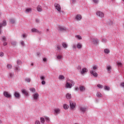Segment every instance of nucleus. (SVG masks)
I'll return each instance as SVG.
<instances>
[{
  "label": "nucleus",
  "mask_w": 124,
  "mask_h": 124,
  "mask_svg": "<svg viewBox=\"0 0 124 124\" xmlns=\"http://www.w3.org/2000/svg\"><path fill=\"white\" fill-rule=\"evenodd\" d=\"M74 81L72 80H68L66 81L65 87L67 89H71L74 86Z\"/></svg>",
  "instance_id": "obj_1"
},
{
  "label": "nucleus",
  "mask_w": 124,
  "mask_h": 124,
  "mask_svg": "<svg viewBox=\"0 0 124 124\" xmlns=\"http://www.w3.org/2000/svg\"><path fill=\"white\" fill-rule=\"evenodd\" d=\"M96 15L98 17H100V18H102L104 17V13L100 11H97Z\"/></svg>",
  "instance_id": "obj_2"
},
{
  "label": "nucleus",
  "mask_w": 124,
  "mask_h": 124,
  "mask_svg": "<svg viewBox=\"0 0 124 124\" xmlns=\"http://www.w3.org/2000/svg\"><path fill=\"white\" fill-rule=\"evenodd\" d=\"M53 111L55 116H57V115L61 113V109H60L59 108H54Z\"/></svg>",
  "instance_id": "obj_3"
},
{
  "label": "nucleus",
  "mask_w": 124,
  "mask_h": 124,
  "mask_svg": "<svg viewBox=\"0 0 124 124\" xmlns=\"http://www.w3.org/2000/svg\"><path fill=\"white\" fill-rule=\"evenodd\" d=\"M3 95L4 96H5V97H6L7 98H10V97H11L12 96L11 94H10V93L6 91H4L3 92Z\"/></svg>",
  "instance_id": "obj_4"
},
{
  "label": "nucleus",
  "mask_w": 124,
  "mask_h": 124,
  "mask_svg": "<svg viewBox=\"0 0 124 124\" xmlns=\"http://www.w3.org/2000/svg\"><path fill=\"white\" fill-rule=\"evenodd\" d=\"M69 102H70V109L73 110V109H74L75 108L76 104L75 102H72L71 101H70Z\"/></svg>",
  "instance_id": "obj_5"
},
{
  "label": "nucleus",
  "mask_w": 124,
  "mask_h": 124,
  "mask_svg": "<svg viewBox=\"0 0 124 124\" xmlns=\"http://www.w3.org/2000/svg\"><path fill=\"white\" fill-rule=\"evenodd\" d=\"M32 96L33 97L34 100H37V99H38V97H39V94H38L37 93H34Z\"/></svg>",
  "instance_id": "obj_6"
},
{
  "label": "nucleus",
  "mask_w": 124,
  "mask_h": 124,
  "mask_svg": "<svg viewBox=\"0 0 124 124\" xmlns=\"http://www.w3.org/2000/svg\"><path fill=\"white\" fill-rule=\"evenodd\" d=\"M54 6H55L56 9H57V10H58V11H59V12H60V13H61V6L60 5V4H59L58 3H55Z\"/></svg>",
  "instance_id": "obj_7"
},
{
  "label": "nucleus",
  "mask_w": 124,
  "mask_h": 124,
  "mask_svg": "<svg viewBox=\"0 0 124 124\" xmlns=\"http://www.w3.org/2000/svg\"><path fill=\"white\" fill-rule=\"evenodd\" d=\"M6 25V21L4 20L3 23H0V34H1V28H2V26L5 27Z\"/></svg>",
  "instance_id": "obj_8"
},
{
  "label": "nucleus",
  "mask_w": 124,
  "mask_h": 124,
  "mask_svg": "<svg viewBox=\"0 0 124 124\" xmlns=\"http://www.w3.org/2000/svg\"><path fill=\"white\" fill-rule=\"evenodd\" d=\"M58 31H66V28L61 26H59L58 27Z\"/></svg>",
  "instance_id": "obj_9"
},
{
  "label": "nucleus",
  "mask_w": 124,
  "mask_h": 124,
  "mask_svg": "<svg viewBox=\"0 0 124 124\" xmlns=\"http://www.w3.org/2000/svg\"><path fill=\"white\" fill-rule=\"evenodd\" d=\"M80 110L83 113H85V112H86V111H87L88 110V108H87L86 107H81L80 108Z\"/></svg>",
  "instance_id": "obj_10"
},
{
  "label": "nucleus",
  "mask_w": 124,
  "mask_h": 124,
  "mask_svg": "<svg viewBox=\"0 0 124 124\" xmlns=\"http://www.w3.org/2000/svg\"><path fill=\"white\" fill-rule=\"evenodd\" d=\"M81 74H84V73H86V72H88V69L86 68H82V70L80 71Z\"/></svg>",
  "instance_id": "obj_11"
},
{
  "label": "nucleus",
  "mask_w": 124,
  "mask_h": 124,
  "mask_svg": "<svg viewBox=\"0 0 124 124\" xmlns=\"http://www.w3.org/2000/svg\"><path fill=\"white\" fill-rule=\"evenodd\" d=\"M21 92L25 95H29V93H28V91H27V90H26V89H25L21 90Z\"/></svg>",
  "instance_id": "obj_12"
},
{
  "label": "nucleus",
  "mask_w": 124,
  "mask_h": 124,
  "mask_svg": "<svg viewBox=\"0 0 124 124\" xmlns=\"http://www.w3.org/2000/svg\"><path fill=\"white\" fill-rule=\"evenodd\" d=\"M90 73H91V74H92L93 75V76H94V77H97V73H96V72L93 71V70L92 71H90Z\"/></svg>",
  "instance_id": "obj_13"
},
{
  "label": "nucleus",
  "mask_w": 124,
  "mask_h": 124,
  "mask_svg": "<svg viewBox=\"0 0 124 124\" xmlns=\"http://www.w3.org/2000/svg\"><path fill=\"white\" fill-rule=\"evenodd\" d=\"M93 44H98V43L99 42V40H98V39L95 38V39H93Z\"/></svg>",
  "instance_id": "obj_14"
},
{
  "label": "nucleus",
  "mask_w": 124,
  "mask_h": 124,
  "mask_svg": "<svg viewBox=\"0 0 124 124\" xmlns=\"http://www.w3.org/2000/svg\"><path fill=\"white\" fill-rule=\"evenodd\" d=\"M14 95H15V97H16V98H19V97H20V94L17 92H15Z\"/></svg>",
  "instance_id": "obj_15"
},
{
  "label": "nucleus",
  "mask_w": 124,
  "mask_h": 124,
  "mask_svg": "<svg viewBox=\"0 0 124 124\" xmlns=\"http://www.w3.org/2000/svg\"><path fill=\"white\" fill-rule=\"evenodd\" d=\"M37 10L38 12H41V11H42V8L41 7V6L38 5L37 7Z\"/></svg>",
  "instance_id": "obj_16"
},
{
  "label": "nucleus",
  "mask_w": 124,
  "mask_h": 124,
  "mask_svg": "<svg viewBox=\"0 0 124 124\" xmlns=\"http://www.w3.org/2000/svg\"><path fill=\"white\" fill-rule=\"evenodd\" d=\"M66 98H67V99H70L71 98V94L68 93L66 94Z\"/></svg>",
  "instance_id": "obj_17"
},
{
  "label": "nucleus",
  "mask_w": 124,
  "mask_h": 124,
  "mask_svg": "<svg viewBox=\"0 0 124 124\" xmlns=\"http://www.w3.org/2000/svg\"><path fill=\"white\" fill-rule=\"evenodd\" d=\"M76 20H80V19H82V16L80 15H78L76 16Z\"/></svg>",
  "instance_id": "obj_18"
},
{
  "label": "nucleus",
  "mask_w": 124,
  "mask_h": 124,
  "mask_svg": "<svg viewBox=\"0 0 124 124\" xmlns=\"http://www.w3.org/2000/svg\"><path fill=\"white\" fill-rule=\"evenodd\" d=\"M107 71L109 72V73H110V72H111V69H112V68L111 67V66H110V65H108V66H107Z\"/></svg>",
  "instance_id": "obj_19"
},
{
  "label": "nucleus",
  "mask_w": 124,
  "mask_h": 124,
  "mask_svg": "<svg viewBox=\"0 0 124 124\" xmlns=\"http://www.w3.org/2000/svg\"><path fill=\"white\" fill-rule=\"evenodd\" d=\"M82 44L78 43L77 45V48H78V49H81L82 48Z\"/></svg>",
  "instance_id": "obj_20"
},
{
  "label": "nucleus",
  "mask_w": 124,
  "mask_h": 124,
  "mask_svg": "<svg viewBox=\"0 0 124 124\" xmlns=\"http://www.w3.org/2000/svg\"><path fill=\"white\" fill-rule=\"evenodd\" d=\"M31 31H32V32H39V31H38V30H37L35 28L32 29H31Z\"/></svg>",
  "instance_id": "obj_21"
},
{
  "label": "nucleus",
  "mask_w": 124,
  "mask_h": 124,
  "mask_svg": "<svg viewBox=\"0 0 124 124\" xmlns=\"http://www.w3.org/2000/svg\"><path fill=\"white\" fill-rule=\"evenodd\" d=\"M25 12L26 13H30V12H31V8L26 9Z\"/></svg>",
  "instance_id": "obj_22"
},
{
  "label": "nucleus",
  "mask_w": 124,
  "mask_h": 124,
  "mask_svg": "<svg viewBox=\"0 0 124 124\" xmlns=\"http://www.w3.org/2000/svg\"><path fill=\"white\" fill-rule=\"evenodd\" d=\"M104 53H105L106 54H109V53H110V50H109V49L106 48L104 49Z\"/></svg>",
  "instance_id": "obj_23"
},
{
  "label": "nucleus",
  "mask_w": 124,
  "mask_h": 124,
  "mask_svg": "<svg viewBox=\"0 0 124 124\" xmlns=\"http://www.w3.org/2000/svg\"><path fill=\"white\" fill-rule=\"evenodd\" d=\"M40 121H41V123H42V124H44V123H45V119L43 117L40 118Z\"/></svg>",
  "instance_id": "obj_24"
},
{
  "label": "nucleus",
  "mask_w": 124,
  "mask_h": 124,
  "mask_svg": "<svg viewBox=\"0 0 124 124\" xmlns=\"http://www.w3.org/2000/svg\"><path fill=\"white\" fill-rule=\"evenodd\" d=\"M79 90L80 92H83L85 91V87L84 86H79Z\"/></svg>",
  "instance_id": "obj_25"
},
{
  "label": "nucleus",
  "mask_w": 124,
  "mask_h": 124,
  "mask_svg": "<svg viewBox=\"0 0 124 124\" xmlns=\"http://www.w3.org/2000/svg\"><path fill=\"white\" fill-rule=\"evenodd\" d=\"M40 79L41 81H44L45 80V77L44 76H40Z\"/></svg>",
  "instance_id": "obj_26"
},
{
  "label": "nucleus",
  "mask_w": 124,
  "mask_h": 124,
  "mask_svg": "<svg viewBox=\"0 0 124 124\" xmlns=\"http://www.w3.org/2000/svg\"><path fill=\"white\" fill-rule=\"evenodd\" d=\"M1 38H2L1 40L2 41H3V42L6 41V37L5 36H1Z\"/></svg>",
  "instance_id": "obj_27"
},
{
  "label": "nucleus",
  "mask_w": 124,
  "mask_h": 124,
  "mask_svg": "<svg viewBox=\"0 0 124 124\" xmlns=\"http://www.w3.org/2000/svg\"><path fill=\"white\" fill-rule=\"evenodd\" d=\"M96 95H97V97H102V94H101V93H100L99 92L97 93Z\"/></svg>",
  "instance_id": "obj_28"
},
{
  "label": "nucleus",
  "mask_w": 124,
  "mask_h": 124,
  "mask_svg": "<svg viewBox=\"0 0 124 124\" xmlns=\"http://www.w3.org/2000/svg\"><path fill=\"white\" fill-rule=\"evenodd\" d=\"M104 90L106 91H110V87L108 86H105Z\"/></svg>",
  "instance_id": "obj_29"
},
{
  "label": "nucleus",
  "mask_w": 124,
  "mask_h": 124,
  "mask_svg": "<svg viewBox=\"0 0 124 124\" xmlns=\"http://www.w3.org/2000/svg\"><path fill=\"white\" fill-rule=\"evenodd\" d=\"M62 46L63 48H67V44H66L65 43H62Z\"/></svg>",
  "instance_id": "obj_30"
},
{
  "label": "nucleus",
  "mask_w": 124,
  "mask_h": 124,
  "mask_svg": "<svg viewBox=\"0 0 124 124\" xmlns=\"http://www.w3.org/2000/svg\"><path fill=\"white\" fill-rule=\"evenodd\" d=\"M7 67L8 69H11V68H12V65L10 64H8L7 65Z\"/></svg>",
  "instance_id": "obj_31"
},
{
  "label": "nucleus",
  "mask_w": 124,
  "mask_h": 124,
  "mask_svg": "<svg viewBox=\"0 0 124 124\" xmlns=\"http://www.w3.org/2000/svg\"><path fill=\"white\" fill-rule=\"evenodd\" d=\"M62 58V55H59L57 57V60H61Z\"/></svg>",
  "instance_id": "obj_32"
},
{
  "label": "nucleus",
  "mask_w": 124,
  "mask_h": 124,
  "mask_svg": "<svg viewBox=\"0 0 124 124\" xmlns=\"http://www.w3.org/2000/svg\"><path fill=\"white\" fill-rule=\"evenodd\" d=\"M97 87H98L99 89H102L103 88V85L98 84L97 85Z\"/></svg>",
  "instance_id": "obj_33"
},
{
  "label": "nucleus",
  "mask_w": 124,
  "mask_h": 124,
  "mask_svg": "<svg viewBox=\"0 0 124 124\" xmlns=\"http://www.w3.org/2000/svg\"><path fill=\"white\" fill-rule=\"evenodd\" d=\"M59 78L60 80H62L64 79V76L63 75H60Z\"/></svg>",
  "instance_id": "obj_34"
},
{
  "label": "nucleus",
  "mask_w": 124,
  "mask_h": 124,
  "mask_svg": "<svg viewBox=\"0 0 124 124\" xmlns=\"http://www.w3.org/2000/svg\"><path fill=\"white\" fill-rule=\"evenodd\" d=\"M46 121V123H49L50 122V118L48 117H46L45 118Z\"/></svg>",
  "instance_id": "obj_35"
},
{
  "label": "nucleus",
  "mask_w": 124,
  "mask_h": 124,
  "mask_svg": "<svg viewBox=\"0 0 124 124\" xmlns=\"http://www.w3.org/2000/svg\"><path fill=\"white\" fill-rule=\"evenodd\" d=\"M102 42H103V43H106V42H107V39H106V38H103L102 39Z\"/></svg>",
  "instance_id": "obj_36"
},
{
  "label": "nucleus",
  "mask_w": 124,
  "mask_h": 124,
  "mask_svg": "<svg viewBox=\"0 0 124 124\" xmlns=\"http://www.w3.org/2000/svg\"><path fill=\"white\" fill-rule=\"evenodd\" d=\"M68 108H69L68 105L66 104L63 105V108L64 109H65V110H66Z\"/></svg>",
  "instance_id": "obj_37"
},
{
  "label": "nucleus",
  "mask_w": 124,
  "mask_h": 124,
  "mask_svg": "<svg viewBox=\"0 0 124 124\" xmlns=\"http://www.w3.org/2000/svg\"><path fill=\"white\" fill-rule=\"evenodd\" d=\"M30 91L32 92V93H35V88H30Z\"/></svg>",
  "instance_id": "obj_38"
},
{
  "label": "nucleus",
  "mask_w": 124,
  "mask_h": 124,
  "mask_svg": "<svg viewBox=\"0 0 124 124\" xmlns=\"http://www.w3.org/2000/svg\"><path fill=\"white\" fill-rule=\"evenodd\" d=\"M25 81L26 82H28V83H30V82H31V78H27L25 79Z\"/></svg>",
  "instance_id": "obj_39"
},
{
  "label": "nucleus",
  "mask_w": 124,
  "mask_h": 124,
  "mask_svg": "<svg viewBox=\"0 0 124 124\" xmlns=\"http://www.w3.org/2000/svg\"><path fill=\"white\" fill-rule=\"evenodd\" d=\"M76 38H78V39H82V37L79 35H76Z\"/></svg>",
  "instance_id": "obj_40"
},
{
  "label": "nucleus",
  "mask_w": 124,
  "mask_h": 124,
  "mask_svg": "<svg viewBox=\"0 0 124 124\" xmlns=\"http://www.w3.org/2000/svg\"><path fill=\"white\" fill-rule=\"evenodd\" d=\"M10 22L11 23V24H14V23H15V20L14 19H10Z\"/></svg>",
  "instance_id": "obj_41"
},
{
  "label": "nucleus",
  "mask_w": 124,
  "mask_h": 124,
  "mask_svg": "<svg viewBox=\"0 0 124 124\" xmlns=\"http://www.w3.org/2000/svg\"><path fill=\"white\" fill-rule=\"evenodd\" d=\"M11 44L14 45V46H16V45L17 44V42H16V41H12L11 42Z\"/></svg>",
  "instance_id": "obj_42"
},
{
  "label": "nucleus",
  "mask_w": 124,
  "mask_h": 124,
  "mask_svg": "<svg viewBox=\"0 0 124 124\" xmlns=\"http://www.w3.org/2000/svg\"><path fill=\"white\" fill-rule=\"evenodd\" d=\"M77 68H78V70L80 71V72L82 70V67L81 66H78Z\"/></svg>",
  "instance_id": "obj_43"
},
{
  "label": "nucleus",
  "mask_w": 124,
  "mask_h": 124,
  "mask_svg": "<svg viewBox=\"0 0 124 124\" xmlns=\"http://www.w3.org/2000/svg\"><path fill=\"white\" fill-rule=\"evenodd\" d=\"M21 60H17L16 62V63L18 65H20V64H21Z\"/></svg>",
  "instance_id": "obj_44"
},
{
  "label": "nucleus",
  "mask_w": 124,
  "mask_h": 124,
  "mask_svg": "<svg viewBox=\"0 0 124 124\" xmlns=\"http://www.w3.org/2000/svg\"><path fill=\"white\" fill-rule=\"evenodd\" d=\"M35 124H41L40 121H39V120H36L35 122Z\"/></svg>",
  "instance_id": "obj_45"
},
{
  "label": "nucleus",
  "mask_w": 124,
  "mask_h": 124,
  "mask_svg": "<svg viewBox=\"0 0 124 124\" xmlns=\"http://www.w3.org/2000/svg\"><path fill=\"white\" fill-rule=\"evenodd\" d=\"M10 77L12 78L14 76V73H10L9 74Z\"/></svg>",
  "instance_id": "obj_46"
},
{
  "label": "nucleus",
  "mask_w": 124,
  "mask_h": 124,
  "mask_svg": "<svg viewBox=\"0 0 124 124\" xmlns=\"http://www.w3.org/2000/svg\"><path fill=\"white\" fill-rule=\"evenodd\" d=\"M62 48H61V46H60V45L57 46V50H61Z\"/></svg>",
  "instance_id": "obj_47"
},
{
  "label": "nucleus",
  "mask_w": 124,
  "mask_h": 124,
  "mask_svg": "<svg viewBox=\"0 0 124 124\" xmlns=\"http://www.w3.org/2000/svg\"><path fill=\"white\" fill-rule=\"evenodd\" d=\"M20 44H21V45H22V46H25V42H24L23 41H21Z\"/></svg>",
  "instance_id": "obj_48"
},
{
  "label": "nucleus",
  "mask_w": 124,
  "mask_h": 124,
  "mask_svg": "<svg viewBox=\"0 0 124 124\" xmlns=\"http://www.w3.org/2000/svg\"><path fill=\"white\" fill-rule=\"evenodd\" d=\"M122 64V62H117V65L118 66H121Z\"/></svg>",
  "instance_id": "obj_49"
},
{
  "label": "nucleus",
  "mask_w": 124,
  "mask_h": 124,
  "mask_svg": "<svg viewBox=\"0 0 124 124\" xmlns=\"http://www.w3.org/2000/svg\"><path fill=\"white\" fill-rule=\"evenodd\" d=\"M93 70H95L97 69V67L96 66H93Z\"/></svg>",
  "instance_id": "obj_50"
},
{
  "label": "nucleus",
  "mask_w": 124,
  "mask_h": 124,
  "mask_svg": "<svg viewBox=\"0 0 124 124\" xmlns=\"http://www.w3.org/2000/svg\"><path fill=\"white\" fill-rule=\"evenodd\" d=\"M94 3H98V0H93Z\"/></svg>",
  "instance_id": "obj_51"
},
{
  "label": "nucleus",
  "mask_w": 124,
  "mask_h": 124,
  "mask_svg": "<svg viewBox=\"0 0 124 124\" xmlns=\"http://www.w3.org/2000/svg\"><path fill=\"white\" fill-rule=\"evenodd\" d=\"M3 45L4 46H6V45H7V43H6V42H3Z\"/></svg>",
  "instance_id": "obj_52"
},
{
  "label": "nucleus",
  "mask_w": 124,
  "mask_h": 124,
  "mask_svg": "<svg viewBox=\"0 0 124 124\" xmlns=\"http://www.w3.org/2000/svg\"><path fill=\"white\" fill-rule=\"evenodd\" d=\"M45 84H46V82H45L44 80H42V85H45Z\"/></svg>",
  "instance_id": "obj_53"
},
{
  "label": "nucleus",
  "mask_w": 124,
  "mask_h": 124,
  "mask_svg": "<svg viewBox=\"0 0 124 124\" xmlns=\"http://www.w3.org/2000/svg\"><path fill=\"white\" fill-rule=\"evenodd\" d=\"M16 71H18V70H20V69L18 67H16L15 69Z\"/></svg>",
  "instance_id": "obj_54"
},
{
  "label": "nucleus",
  "mask_w": 124,
  "mask_h": 124,
  "mask_svg": "<svg viewBox=\"0 0 124 124\" xmlns=\"http://www.w3.org/2000/svg\"><path fill=\"white\" fill-rule=\"evenodd\" d=\"M3 52H0V57H3Z\"/></svg>",
  "instance_id": "obj_55"
},
{
  "label": "nucleus",
  "mask_w": 124,
  "mask_h": 124,
  "mask_svg": "<svg viewBox=\"0 0 124 124\" xmlns=\"http://www.w3.org/2000/svg\"><path fill=\"white\" fill-rule=\"evenodd\" d=\"M72 47H73V49H76V46H75V45H74L73 46H72Z\"/></svg>",
  "instance_id": "obj_56"
},
{
  "label": "nucleus",
  "mask_w": 124,
  "mask_h": 124,
  "mask_svg": "<svg viewBox=\"0 0 124 124\" xmlns=\"http://www.w3.org/2000/svg\"><path fill=\"white\" fill-rule=\"evenodd\" d=\"M35 21H36V23H39V19L37 18V19H36Z\"/></svg>",
  "instance_id": "obj_57"
},
{
  "label": "nucleus",
  "mask_w": 124,
  "mask_h": 124,
  "mask_svg": "<svg viewBox=\"0 0 124 124\" xmlns=\"http://www.w3.org/2000/svg\"><path fill=\"white\" fill-rule=\"evenodd\" d=\"M37 56H38V57H39V55H40V52H37Z\"/></svg>",
  "instance_id": "obj_58"
},
{
  "label": "nucleus",
  "mask_w": 124,
  "mask_h": 124,
  "mask_svg": "<svg viewBox=\"0 0 124 124\" xmlns=\"http://www.w3.org/2000/svg\"><path fill=\"white\" fill-rule=\"evenodd\" d=\"M75 90H76V91H79V88L76 87Z\"/></svg>",
  "instance_id": "obj_59"
},
{
  "label": "nucleus",
  "mask_w": 124,
  "mask_h": 124,
  "mask_svg": "<svg viewBox=\"0 0 124 124\" xmlns=\"http://www.w3.org/2000/svg\"><path fill=\"white\" fill-rule=\"evenodd\" d=\"M43 61H44V62H46V58H44Z\"/></svg>",
  "instance_id": "obj_60"
},
{
  "label": "nucleus",
  "mask_w": 124,
  "mask_h": 124,
  "mask_svg": "<svg viewBox=\"0 0 124 124\" xmlns=\"http://www.w3.org/2000/svg\"><path fill=\"white\" fill-rule=\"evenodd\" d=\"M73 3H75V1H76V0H72Z\"/></svg>",
  "instance_id": "obj_61"
},
{
  "label": "nucleus",
  "mask_w": 124,
  "mask_h": 124,
  "mask_svg": "<svg viewBox=\"0 0 124 124\" xmlns=\"http://www.w3.org/2000/svg\"><path fill=\"white\" fill-rule=\"evenodd\" d=\"M22 36H23V37H24V38H25V37H26V35H25V34H23L22 35Z\"/></svg>",
  "instance_id": "obj_62"
},
{
  "label": "nucleus",
  "mask_w": 124,
  "mask_h": 124,
  "mask_svg": "<svg viewBox=\"0 0 124 124\" xmlns=\"http://www.w3.org/2000/svg\"><path fill=\"white\" fill-rule=\"evenodd\" d=\"M46 31H49V29H46Z\"/></svg>",
  "instance_id": "obj_63"
},
{
  "label": "nucleus",
  "mask_w": 124,
  "mask_h": 124,
  "mask_svg": "<svg viewBox=\"0 0 124 124\" xmlns=\"http://www.w3.org/2000/svg\"><path fill=\"white\" fill-rule=\"evenodd\" d=\"M31 65L32 66H33V63H32L31 64Z\"/></svg>",
  "instance_id": "obj_64"
}]
</instances>
